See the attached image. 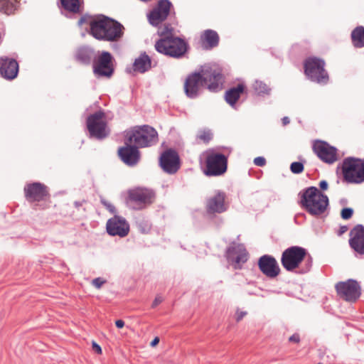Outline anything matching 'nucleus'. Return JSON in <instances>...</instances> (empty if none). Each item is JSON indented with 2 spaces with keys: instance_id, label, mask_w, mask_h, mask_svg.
<instances>
[{
  "instance_id": "nucleus-45",
  "label": "nucleus",
  "mask_w": 364,
  "mask_h": 364,
  "mask_svg": "<svg viewBox=\"0 0 364 364\" xmlns=\"http://www.w3.org/2000/svg\"><path fill=\"white\" fill-rule=\"evenodd\" d=\"M319 187L321 190L326 191L328 187V182L325 180H322L319 182Z\"/></svg>"
},
{
  "instance_id": "nucleus-12",
  "label": "nucleus",
  "mask_w": 364,
  "mask_h": 364,
  "mask_svg": "<svg viewBox=\"0 0 364 364\" xmlns=\"http://www.w3.org/2000/svg\"><path fill=\"white\" fill-rule=\"evenodd\" d=\"M204 171L208 176H218L224 174L228 168V157L223 154L212 153L206 158Z\"/></svg>"
},
{
  "instance_id": "nucleus-40",
  "label": "nucleus",
  "mask_w": 364,
  "mask_h": 364,
  "mask_svg": "<svg viewBox=\"0 0 364 364\" xmlns=\"http://www.w3.org/2000/svg\"><path fill=\"white\" fill-rule=\"evenodd\" d=\"M101 203L111 213H116V208L111 203L105 200H101Z\"/></svg>"
},
{
  "instance_id": "nucleus-32",
  "label": "nucleus",
  "mask_w": 364,
  "mask_h": 364,
  "mask_svg": "<svg viewBox=\"0 0 364 364\" xmlns=\"http://www.w3.org/2000/svg\"><path fill=\"white\" fill-rule=\"evenodd\" d=\"M351 39L355 47H364V27L362 26L356 27L351 33Z\"/></svg>"
},
{
  "instance_id": "nucleus-49",
  "label": "nucleus",
  "mask_w": 364,
  "mask_h": 364,
  "mask_svg": "<svg viewBox=\"0 0 364 364\" xmlns=\"http://www.w3.org/2000/svg\"><path fill=\"white\" fill-rule=\"evenodd\" d=\"M159 342V338L158 337H156L154 338V340L151 342V346L154 347L156 346Z\"/></svg>"
},
{
  "instance_id": "nucleus-4",
  "label": "nucleus",
  "mask_w": 364,
  "mask_h": 364,
  "mask_svg": "<svg viewBox=\"0 0 364 364\" xmlns=\"http://www.w3.org/2000/svg\"><path fill=\"white\" fill-rule=\"evenodd\" d=\"M155 43L156 50L164 55L179 59L184 56L188 49V43L180 37L170 36V33L162 34Z\"/></svg>"
},
{
  "instance_id": "nucleus-1",
  "label": "nucleus",
  "mask_w": 364,
  "mask_h": 364,
  "mask_svg": "<svg viewBox=\"0 0 364 364\" xmlns=\"http://www.w3.org/2000/svg\"><path fill=\"white\" fill-rule=\"evenodd\" d=\"M224 77L220 68H201L199 71L190 73L184 82V92L187 97L196 99L203 92L205 86L212 92L222 90Z\"/></svg>"
},
{
  "instance_id": "nucleus-17",
  "label": "nucleus",
  "mask_w": 364,
  "mask_h": 364,
  "mask_svg": "<svg viewBox=\"0 0 364 364\" xmlns=\"http://www.w3.org/2000/svg\"><path fill=\"white\" fill-rule=\"evenodd\" d=\"M112 55L107 51H103L93 64V72L97 77H110L114 68L112 65Z\"/></svg>"
},
{
  "instance_id": "nucleus-20",
  "label": "nucleus",
  "mask_w": 364,
  "mask_h": 364,
  "mask_svg": "<svg viewBox=\"0 0 364 364\" xmlns=\"http://www.w3.org/2000/svg\"><path fill=\"white\" fill-rule=\"evenodd\" d=\"M258 267L267 277L273 279L280 274V267L277 259L269 255H264L258 259Z\"/></svg>"
},
{
  "instance_id": "nucleus-26",
  "label": "nucleus",
  "mask_w": 364,
  "mask_h": 364,
  "mask_svg": "<svg viewBox=\"0 0 364 364\" xmlns=\"http://www.w3.org/2000/svg\"><path fill=\"white\" fill-rule=\"evenodd\" d=\"M95 57V50L87 46L79 48L75 54L76 61L85 65H90Z\"/></svg>"
},
{
  "instance_id": "nucleus-24",
  "label": "nucleus",
  "mask_w": 364,
  "mask_h": 364,
  "mask_svg": "<svg viewBox=\"0 0 364 364\" xmlns=\"http://www.w3.org/2000/svg\"><path fill=\"white\" fill-rule=\"evenodd\" d=\"M58 7L61 14L67 18H71L73 14H81L83 11V0H59Z\"/></svg>"
},
{
  "instance_id": "nucleus-42",
  "label": "nucleus",
  "mask_w": 364,
  "mask_h": 364,
  "mask_svg": "<svg viewBox=\"0 0 364 364\" xmlns=\"http://www.w3.org/2000/svg\"><path fill=\"white\" fill-rule=\"evenodd\" d=\"M162 301H163V298L161 296H156V298L154 299V301H153V303L151 304V308L156 307Z\"/></svg>"
},
{
  "instance_id": "nucleus-13",
  "label": "nucleus",
  "mask_w": 364,
  "mask_h": 364,
  "mask_svg": "<svg viewBox=\"0 0 364 364\" xmlns=\"http://www.w3.org/2000/svg\"><path fill=\"white\" fill-rule=\"evenodd\" d=\"M159 166L165 173L175 174L181 167V161L177 151L173 149L163 151L159 157Z\"/></svg>"
},
{
  "instance_id": "nucleus-28",
  "label": "nucleus",
  "mask_w": 364,
  "mask_h": 364,
  "mask_svg": "<svg viewBox=\"0 0 364 364\" xmlns=\"http://www.w3.org/2000/svg\"><path fill=\"white\" fill-rule=\"evenodd\" d=\"M245 85L243 83H239L236 87L230 88L225 92V99L232 107H235L237 101L240 95L245 91Z\"/></svg>"
},
{
  "instance_id": "nucleus-18",
  "label": "nucleus",
  "mask_w": 364,
  "mask_h": 364,
  "mask_svg": "<svg viewBox=\"0 0 364 364\" xmlns=\"http://www.w3.org/2000/svg\"><path fill=\"white\" fill-rule=\"evenodd\" d=\"M107 232L111 236L126 237L129 232V224L122 216L114 215L106 224Z\"/></svg>"
},
{
  "instance_id": "nucleus-7",
  "label": "nucleus",
  "mask_w": 364,
  "mask_h": 364,
  "mask_svg": "<svg viewBox=\"0 0 364 364\" xmlns=\"http://www.w3.org/2000/svg\"><path fill=\"white\" fill-rule=\"evenodd\" d=\"M342 173L348 183L364 182V160L351 156L346 158L342 164Z\"/></svg>"
},
{
  "instance_id": "nucleus-47",
  "label": "nucleus",
  "mask_w": 364,
  "mask_h": 364,
  "mask_svg": "<svg viewBox=\"0 0 364 364\" xmlns=\"http://www.w3.org/2000/svg\"><path fill=\"white\" fill-rule=\"evenodd\" d=\"M115 325H116L117 328H122L124 326V321L121 319L117 320L115 321Z\"/></svg>"
},
{
  "instance_id": "nucleus-30",
  "label": "nucleus",
  "mask_w": 364,
  "mask_h": 364,
  "mask_svg": "<svg viewBox=\"0 0 364 364\" xmlns=\"http://www.w3.org/2000/svg\"><path fill=\"white\" fill-rule=\"evenodd\" d=\"M20 3L18 0H0V12L12 15L18 11Z\"/></svg>"
},
{
  "instance_id": "nucleus-16",
  "label": "nucleus",
  "mask_w": 364,
  "mask_h": 364,
  "mask_svg": "<svg viewBox=\"0 0 364 364\" xmlns=\"http://www.w3.org/2000/svg\"><path fill=\"white\" fill-rule=\"evenodd\" d=\"M226 195L223 191H217L215 194L206 201L205 210L208 217L212 218L215 214H220L228 210V205L225 203Z\"/></svg>"
},
{
  "instance_id": "nucleus-6",
  "label": "nucleus",
  "mask_w": 364,
  "mask_h": 364,
  "mask_svg": "<svg viewBox=\"0 0 364 364\" xmlns=\"http://www.w3.org/2000/svg\"><path fill=\"white\" fill-rule=\"evenodd\" d=\"M125 139L139 148L151 146L158 142L156 130L149 125L136 126L126 132Z\"/></svg>"
},
{
  "instance_id": "nucleus-3",
  "label": "nucleus",
  "mask_w": 364,
  "mask_h": 364,
  "mask_svg": "<svg viewBox=\"0 0 364 364\" xmlns=\"http://www.w3.org/2000/svg\"><path fill=\"white\" fill-rule=\"evenodd\" d=\"M299 197L301 207L314 217L323 215L329 206L328 196L315 186L303 189L299 193Z\"/></svg>"
},
{
  "instance_id": "nucleus-33",
  "label": "nucleus",
  "mask_w": 364,
  "mask_h": 364,
  "mask_svg": "<svg viewBox=\"0 0 364 364\" xmlns=\"http://www.w3.org/2000/svg\"><path fill=\"white\" fill-rule=\"evenodd\" d=\"M252 88L255 94L257 96L269 95L271 88L263 81L256 80L252 84Z\"/></svg>"
},
{
  "instance_id": "nucleus-22",
  "label": "nucleus",
  "mask_w": 364,
  "mask_h": 364,
  "mask_svg": "<svg viewBox=\"0 0 364 364\" xmlns=\"http://www.w3.org/2000/svg\"><path fill=\"white\" fill-rule=\"evenodd\" d=\"M18 73V63L11 58L1 56L0 58V74L8 80L15 79Z\"/></svg>"
},
{
  "instance_id": "nucleus-21",
  "label": "nucleus",
  "mask_w": 364,
  "mask_h": 364,
  "mask_svg": "<svg viewBox=\"0 0 364 364\" xmlns=\"http://www.w3.org/2000/svg\"><path fill=\"white\" fill-rule=\"evenodd\" d=\"M126 146L120 147L118 149V154L121 160L129 166H134L138 164L140 159V152L139 147L131 145L127 141L125 142Z\"/></svg>"
},
{
  "instance_id": "nucleus-10",
  "label": "nucleus",
  "mask_w": 364,
  "mask_h": 364,
  "mask_svg": "<svg viewBox=\"0 0 364 364\" xmlns=\"http://www.w3.org/2000/svg\"><path fill=\"white\" fill-rule=\"evenodd\" d=\"M110 18L104 15H100L96 18L90 16L84 15L78 21V26H81L83 23H88L90 25V34L95 39L105 41V32Z\"/></svg>"
},
{
  "instance_id": "nucleus-39",
  "label": "nucleus",
  "mask_w": 364,
  "mask_h": 364,
  "mask_svg": "<svg viewBox=\"0 0 364 364\" xmlns=\"http://www.w3.org/2000/svg\"><path fill=\"white\" fill-rule=\"evenodd\" d=\"M106 282V280L102 277H97L92 281V284L97 289H100Z\"/></svg>"
},
{
  "instance_id": "nucleus-15",
  "label": "nucleus",
  "mask_w": 364,
  "mask_h": 364,
  "mask_svg": "<svg viewBox=\"0 0 364 364\" xmlns=\"http://www.w3.org/2000/svg\"><path fill=\"white\" fill-rule=\"evenodd\" d=\"M23 191L26 199L30 203L45 200L50 196L47 186L40 182L26 184Z\"/></svg>"
},
{
  "instance_id": "nucleus-43",
  "label": "nucleus",
  "mask_w": 364,
  "mask_h": 364,
  "mask_svg": "<svg viewBox=\"0 0 364 364\" xmlns=\"http://www.w3.org/2000/svg\"><path fill=\"white\" fill-rule=\"evenodd\" d=\"M289 341L290 342L299 343L300 336L298 333H294L292 336L289 337Z\"/></svg>"
},
{
  "instance_id": "nucleus-25",
  "label": "nucleus",
  "mask_w": 364,
  "mask_h": 364,
  "mask_svg": "<svg viewBox=\"0 0 364 364\" xmlns=\"http://www.w3.org/2000/svg\"><path fill=\"white\" fill-rule=\"evenodd\" d=\"M124 26L118 21L110 18L105 32V41H117L119 40L123 34Z\"/></svg>"
},
{
  "instance_id": "nucleus-9",
  "label": "nucleus",
  "mask_w": 364,
  "mask_h": 364,
  "mask_svg": "<svg viewBox=\"0 0 364 364\" xmlns=\"http://www.w3.org/2000/svg\"><path fill=\"white\" fill-rule=\"evenodd\" d=\"M304 73L309 80L317 83H327L328 75L324 69L325 62L323 60L316 57H310L304 61Z\"/></svg>"
},
{
  "instance_id": "nucleus-11",
  "label": "nucleus",
  "mask_w": 364,
  "mask_h": 364,
  "mask_svg": "<svg viewBox=\"0 0 364 364\" xmlns=\"http://www.w3.org/2000/svg\"><path fill=\"white\" fill-rule=\"evenodd\" d=\"M335 289L341 299L350 303L355 302L362 294L360 284L353 279L338 282L336 284Z\"/></svg>"
},
{
  "instance_id": "nucleus-27",
  "label": "nucleus",
  "mask_w": 364,
  "mask_h": 364,
  "mask_svg": "<svg viewBox=\"0 0 364 364\" xmlns=\"http://www.w3.org/2000/svg\"><path fill=\"white\" fill-rule=\"evenodd\" d=\"M151 68V60L150 57L144 52L136 58L133 63V70L139 73H144Z\"/></svg>"
},
{
  "instance_id": "nucleus-37",
  "label": "nucleus",
  "mask_w": 364,
  "mask_h": 364,
  "mask_svg": "<svg viewBox=\"0 0 364 364\" xmlns=\"http://www.w3.org/2000/svg\"><path fill=\"white\" fill-rule=\"evenodd\" d=\"M173 29L170 25H166L163 28L158 31V34L160 36L159 38H163L162 34L170 33V36H174L173 33Z\"/></svg>"
},
{
  "instance_id": "nucleus-52",
  "label": "nucleus",
  "mask_w": 364,
  "mask_h": 364,
  "mask_svg": "<svg viewBox=\"0 0 364 364\" xmlns=\"http://www.w3.org/2000/svg\"><path fill=\"white\" fill-rule=\"evenodd\" d=\"M346 202V199H341V203H343V204H345Z\"/></svg>"
},
{
  "instance_id": "nucleus-2",
  "label": "nucleus",
  "mask_w": 364,
  "mask_h": 364,
  "mask_svg": "<svg viewBox=\"0 0 364 364\" xmlns=\"http://www.w3.org/2000/svg\"><path fill=\"white\" fill-rule=\"evenodd\" d=\"M281 263L288 272L306 274L312 267V257L308 255L305 248L300 246H291L287 248L282 254Z\"/></svg>"
},
{
  "instance_id": "nucleus-50",
  "label": "nucleus",
  "mask_w": 364,
  "mask_h": 364,
  "mask_svg": "<svg viewBox=\"0 0 364 364\" xmlns=\"http://www.w3.org/2000/svg\"><path fill=\"white\" fill-rule=\"evenodd\" d=\"M85 203V200H82V201H75L74 203V205L76 208H79L80 207H81L82 205V204Z\"/></svg>"
},
{
  "instance_id": "nucleus-14",
  "label": "nucleus",
  "mask_w": 364,
  "mask_h": 364,
  "mask_svg": "<svg viewBox=\"0 0 364 364\" xmlns=\"http://www.w3.org/2000/svg\"><path fill=\"white\" fill-rule=\"evenodd\" d=\"M313 150L323 162L332 164L338 160L337 149L324 141H316Z\"/></svg>"
},
{
  "instance_id": "nucleus-29",
  "label": "nucleus",
  "mask_w": 364,
  "mask_h": 364,
  "mask_svg": "<svg viewBox=\"0 0 364 364\" xmlns=\"http://www.w3.org/2000/svg\"><path fill=\"white\" fill-rule=\"evenodd\" d=\"M201 41L203 43L204 48L210 50L218 46L219 43V36L216 31L208 29L205 31L201 36Z\"/></svg>"
},
{
  "instance_id": "nucleus-19",
  "label": "nucleus",
  "mask_w": 364,
  "mask_h": 364,
  "mask_svg": "<svg viewBox=\"0 0 364 364\" xmlns=\"http://www.w3.org/2000/svg\"><path fill=\"white\" fill-rule=\"evenodd\" d=\"M171 6L168 0H160L157 6L147 16L150 24L157 26L165 21L169 14Z\"/></svg>"
},
{
  "instance_id": "nucleus-35",
  "label": "nucleus",
  "mask_w": 364,
  "mask_h": 364,
  "mask_svg": "<svg viewBox=\"0 0 364 364\" xmlns=\"http://www.w3.org/2000/svg\"><path fill=\"white\" fill-rule=\"evenodd\" d=\"M304 166L303 163L294 161L290 165V170L293 173L299 174L303 172Z\"/></svg>"
},
{
  "instance_id": "nucleus-48",
  "label": "nucleus",
  "mask_w": 364,
  "mask_h": 364,
  "mask_svg": "<svg viewBox=\"0 0 364 364\" xmlns=\"http://www.w3.org/2000/svg\"><path fill=\"white\" fill-rule=\"evenodd\" d=\"M282 124L284 126H286L288 124H289L290 122V120H289V118L288 117H284L282 119Z\"/></svg>"
},
{
  "instance_id": "nucleus-23",
  "label": "nucleus",
  "mask_w": 364,
  "mask_h": 364,
  "mask_svg": "<svg viewBox=\"0 0 364 364\" xmlns=\"http://www.w3.org/2000/svg\"><path fill=\"white\" fill-rule=\"evenodd\" d=\"M349 245L357 253L364 255V226L355 225L350 232Z\"/></svg>"
},
{
  "instance_id": "nucleus-31",
  "label": "nucleus",
  "mask_w": 364,
  "mask_h": 364,
  "mask_svg": "<svg viewBox=\"0 0 364 364\" xmlns=\"http://www.w3.org/2000/svg\"><path fill=\"white\" fill-rule=\"evenodd\" d=\"M240 252V255L234 256L232 258H227L228 261L233 265L235 269H240L242 264L247 261L249 257L247 250H242Z\"/></svg>"
},
{
  "instance_id": "nucleus-34",
  "label": "nucleus",
  "mask_w": 364,
  "mask_h": 364,
  "mask_svg": "<svg viewBox=\"0 0 364 364\" xmlns=\"http://www.w3.org/2000/svg\"><path fill=\"white\" fill-rule=\"evenodd\" d=\"M246 250L245 247L242 244H235L228 247L225 252L226 258H232V257L240 254V250Z\"/></svg>"
},
{
  "instance_id": "nucleus-46",
  "label": "nucleus",
  "mask_w": 364,
  "mask_h": 364,
  "mask_svg": "<svg viewBox=\"0 0 364 364\" xmlns=\"http://www.w3.org/2000/svg\"><path fill=\"white\" fill-rule=\"evenodd\" d=\"M246 314L247 313L245 311L238 312L237 314V318H236L237 321H240V320H242V318L246 315Z\"/></svg>"
},
{
  "instance_id": "nucleus-38",
  "label": "nucleus",
  "mask_w": 364,
  "mask_h": 364,
  "mask_svg": "<svg viewBox=\"0 0 364 364\" xmlns=\"http://www.w3.org/2000/svg\"><path fill=\"white\" fill-rule=\"evenodd\" d=\"M212 136L213 134L210 131L204 130L201 132L198 137L203 141L208 142L212 139Z\"/></svg>"
},
{
  "instance_id": "nucleus-51",
  "label": "nucleus",
  "mask_w": 364,
  "mask_h": 364,
  "mask_svg": "<svg viewBox=\"0 0 364 364\" xmlns=\"http://www.w3.org/2000/svg\"><path fill=\"white\" fill-rule=\"evenodd\" d=\"M347 230V227L346 226H342L341 228V230H340V235L343 234V232H345Z\"/></svg>"
},
{
  "instance_id": "nucleus-41",
  "label": "nucleus",
  "mask_w": 364,
  "mask_h": 364,
  "mask_svg": "<svg viewBox=\"0 0 364 364\" xmlns=\"http://www.w3.org/2000/svg\"><path fill=\"white\" fill-rule=\"evenodd\" d=\"M254 164L258 166H264L266 164V160L262 156H258L254 159Z\"/></svg>"
},
{
  "instance_id": "nucleus-44",
  "label": "nucleus",
  "mask_w": 364,
  "mask_h": 364,
  "mask_svg": "<svg viewBox=\"0 0 364 364\" xmlns=\"http://www.w3.org/2000/svg\"><path fill=\"white\" fill-rule=\"evenodd\" d=\"M92 349L97 354H101L102 353V348H101V347L97 343H95V341L92 342Z\"/></svg>"
},
{
  "instance_id": "nucleus-5",
  "label": "nucleus",
  "mask_w": 364,
  "mask_h": 364,
  "mask_svg": "<svg viewBox=\"0 0 364 364\" xmlns=\"http://www.w3.org/2000/svg\"><path fill=\"white\" fill-rule=\"evenodd\" d=\"M156 200V192L146 187H135L127 191V206L134 210H141L150 206Z\"/></svg>"
},
{
  "instance_id": "nucleus-36",
  "label": "nucleus",
  "mask_w": 364,
  "mask_h": 364,
  "mask_svg": "<svg viewBox=\"0 0 364 364\" xmlns=\"http://www.w3.org/2000/svg\"><path fill=\"white\" fill-rule=\"evenodd\" d=\"M353 214V209L351 208H344L341 212V216L343 220L350 219Z\"/></svg>"
},
{
  "instance_id": "nucleus-8",
  "label": "nucleus",
  "mask_w": 364,
  "mask_h": 364,
  "mask_svg": "<svg viewBox=\"0 0 364 364\" xmlns=\"http://www.w3.org/2000/svg\"><path fill=\"white\" fill-rule=\"evenodd\" d=\"M88 136L92 139L102 140L109 135L105 114L102 110H98L90 114L86 120Z\"/></svg>"
}]
</instances>
